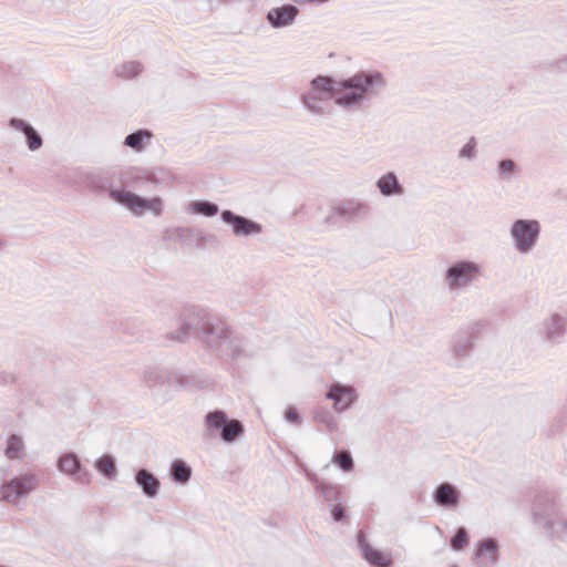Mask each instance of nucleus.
<instances>
[{
    "label": "nucleus",
    "mask_w": 567,
    "mask_h": 567,
    "mask_svg": "<svg viewBox=\"0 0 567 567\" xmlns=\"http://www.w3.org/2000/svg\"><path fill=\"white\" fill-rule=\"evenodd\" d=\"M434 501L437 505L444 507H455L458 504L456 489L449 483L440 484L434 492Z\"/></svg>",
    "instance_id": "6ab92c4d"
},
{
    "label": "nucleus",
    "mask_w": 567,
    "mask_h": 567,
    "mask_svg": "<svg viewBox=\"0 0 567 567\" xmlns=\"http://www.w3.org/2000/svg\"><path fill=\"white\" fill-rule=\"evenodd\" d=\"M476 140L471 137L468 142L461 148L458 156L462 158L472 159L476 155Z\"/></svg>",
    "instance_id": "f704fd0d"
},
{
    "label": "nucleus",
    "mask_w": 567,
    "mask_h": 567,
    "mask_svg": "<svg viewBox=\"0 0 567 567\" xmlns=\"http://www.w3.org/2000/svg\"><path fill=\"white\" fill-rule=\"evenodd\" d=\"M476 556L485 567H492L498 559V545L494 538H487L480 543Z\"/></svg>",
    "instance_id": "f3484780"
},
{
    "label": "nucleus",
    "mask_w": 567,
    "mask_h": 567,
    "mask_svg": "<svg viewBox=\"0 0 567 567\" xmlns=\"http://www.w3.org/2000/svg\"><path fill=\"white\" fill-rule=\"evenodd\" d=\"M326 396L333 401V408L339 413L348 410L357 399L355 390L352 386L340 383L332 384Z\"/></svg>",
    "instance_id": "9d476101"
},
{
    "label": "nucleus",
    "mask_w": 567,
    "mask_h": 567,
    "mask_svg": "<svg viewBox=\"0 0 567 567\" xmlns=\"http://www.w3.org/2000/svg\"><path fill=\"white\" fill-rule=\"evenodd\" d=\"M39 480L35 474L27 473L16 476L2 483L0 487V501L17 505L20 499L37 488Z\"/></svg>",
    "instance_id": "39448f33"
},
{
    "label": "nucleus",
    "mask_w": 567,
    "mask_h": 567,
    "mask_svg": "<svg viewBox=\"0 0 567 567\" xmlns=\"http://www.w3.org/2000/svg\"><path fill=\"white\" fill-rule=\"evenodd\" d=\"M473 342H474V340H472L471 337H468L466 334L461 336L455 340V342L453 344V348H452L453 352L456 355H465L472 349Z\"/></svg>",
    "instance_id": "2f4dec72"
},
{
    "label": "nucleus",
    "mask_w": 567,
    "mask_h": 567,
    "mask_svg": "<svg viewBox=\"0 0 567 567\" xmlns=\"http://www.w3.org/2000/svg\"><path fill=\"white\" fill-rule=\"evenodd\" d=\"M143 65L138 61L124 62L115 68V74L123 80H131L141 74Z\"/></svg>",
    "instance_id": "b1692460"
},
{
    "label": "nucleus",
    "mask_w": 567,
    "mask_h": 567,
    "mask_svg": "<svg viewBox=\"0 0 567 567\" xmlns=\"http://www.w3.org/2000/svg\"><path fill=\"white\" fill-rule=\"evenodd\" d=\"M286 420L289 421V422H292L295 424H299L300 423V416L298 415L296 409L293 408H289L287 411H286Z\"/></svg>",
    "instance_id": "ea45409f"
},
{
    "label": "nucleus",
    "mask_w": 567,
    "mask_h": 567,
    "mask_svg": "<svg viewBox=\"0 0 567 567\" xmlns=\"http://www.w3.org/2000/svg\"><path fill=\"white\" fill-rule=\"evenodd\" d=\"M188 212L202 214L206 217H213L218 213V206L207 200H195L192 202L188 207Z\"/></svg>",
    "instance_id": "a878e982"
},
{
    "label": "nucleus",
    "mask_w": 567,
    "mask_h": 567,
    "mask_svg": "<svg viewBox=\"0 0 567 567\" xmlns=\"http://www.w3.org/2000/svg\"><path fill=\"white\" fill-rule=\"evenodd\" d=\"M370 212L368 204L349 199L339 203L332 208V216L337 215L350 223H355L365 217Z\"/></svg>",
    "instance_id": "1a4fd4ad"
},
{
    "label": "nucleus",
    "mask_w": 567,
    "mask_h": 567,
    "mask_svg": "<svg viewBox=\"0 0 567 567\" xmlns=\"http://www.w3.org/2000/svg\"><path fill=\"white\" fill-rule=\"evenodd\" d=\"M358 546L362 553L363 558L373 567H390L392 559L389 555L374 549L365 540L363 532L358 534Z\"/></svg>",
    "instance_id": "9b49d317"
},
{
    "label": "nucleus",
    "mask_w": 567,
    "mask_h": 567,
    "mask_svg": "<svg viewBox=\"0 0 567 567\" xmlns=\"http://www.w3.org/2000/svg\"><path fill=\"white\" fill-rule=\"evenodd\" d=\"M547 528L557 536H563L567 533V520L548 522Z\"/></svg>",
    "instance_id": "e433bc0d"
},
{
    "label": "nucleus",
    "mask_w": 567,
    "mask_h": 567,
    "mask_svg": "<svg viewBox=\"0 0 567 567\" xmlns=\"http://www.w3.org/2000/svg\"><path fill=\"white\" fill-rule=\"evenodd\" d=\"M209 312L200 307H188L182 311L178 318L179 328L171 336L172 340L185 341L189 337H202L204 323L209 318Z\"/></svg>",
    "instance_id": "20e7f679"
},
{
    "label": "nucleus",
    "mask_w": 567,
    "mask_h": 567,
    "mask_svg": "<svg viewBox=\"0 0 567 567\" xmlns=\"http://www.w3.org/2000/svg\"><path fill=\"white\" fill-rule=\"evenodd\" d=\"M375 186L384 197L401 196L404 194V188L393 172H388L379 177Z\"/></svg>",
    "instance_id": "2eb2a0df"
},
{
    "label": "nucleus",
    "mask_w": 567,
    "mask_h": 567,
    "mask_svg": "<svg viewBox=\"0 0 567 567\" xmlns=\"http://www.w3.org/2000/svg\"><path fill=\"white\" fill-rule=\"evenodd\" d=\"M385 85V78L379 71H360L341 80L318 75L310 81L308 90L300 95V101L303 107L316 116L330 114V100L343 111H360L365 109L372 96Z\"/></svg>",
    "instance_id": "f257e3e1"
},
{
    "label": "nucleus",
    "mask_w": 567,
    "mask_h": 567,
    "mask_svg": "<svg viewBox=\"0 0 567 567\" xmlns=\"http://www.w3.org/2000/svg\"><path fill=\"white\" fill-rule=\"evenodd\" d=\"M244 432V426L238 420H227L223 432L220 433V437L225 442H233L236 437L241 435Z\"/></svg>",
    "instance_id": "bb28decb"
},
{
    "label": "nucleus",
    "mask_w": 567,
    "mask_h": 567,
    "mask_svg": "<svg viewBox=\"0 0 567 567\" xmlns=\"http://www.w3.org/2000/svg\"><path fill=\"white\" fill-rule=\"evenodd\" d=\"M331 514L336 522H340L346 517V511L341 505L331 506Z\"/></svg>",
    "instance_id": "58836bf2"
},
{
    "label": "nucleus",
    "mask_w": 567,
    "mask_h": 567,
    "mask_svg": "<svg viewBox=\"0 0 567 567\" xmlns=\"http://www.w3.org/2000/svg\"><path fill=\"white\" fill-rule=\"evenodd\" d=\"M187 233H188V229L184 228V227H177V228L169 230V234H172L174 236H178V237H182V236L186 235Z\"/></svg>",
    "instance_id": "37998d69"
},
{
    "label": "nucleus",
    "mask_w": 567,
    "mask_h": 567,
    "mask_svg": "<svg viewBox=\"0 0 567 567\" xmlns=\"http://www.w3.org/2000/svg\"><path fill=\"white\" fill-rule=\"evenodd\" d=\"M299 13V9L293 4H284L272 8L267 13V20L274 28H282L291 24Z\"/></svg>",
    "instance_id": "f8f14e48"
},
{
    "label": "nucleus",
    "mask_w": 567,
    "mask_h": 567,
    "mask_svg": "<svg viewBox=\"0 0 567 567\" xmlns=\"http://www.w3.org/2000/svg\"><path fill=\"white\" fill-rule=\"evenodd\" d=\"M171 474L176 482L184 484L189 481L192 470L185 462L174 461L171 466Z\"/></svg>",
    "instance_id": "c85d7f7f"
},
{
    "label": "nucleus",
    "mask_w": 567,
    "mask_h": 567,
    "mask_svg": "<svg viewBox=\"0 0 567 567\" xmlns=\"http://www.w3.org/2000/svg\"><path fill=\"white\" fill-rule=\"evenodd\" d=\"M467 543V533L465 528L461 527L457 529L455 535L451 538V546L454 550H460Z\"/></svg>",
    "instance_id": "72a5a7b5"
},
{
    "label": "nucleus",
    "mask_w": 567,
    "mask_h": 567,
    "mask_svg": "<svg viewBox=\"0 0 567 567\" xmlns=\"http://www.w3.org/2000/svg\"><path fill=\"white\" fill-rule=\"evenodd\" d=\"M207 319L200 339L221 357L235 358L239 355L243 350L241 341L234 331L221 319L212 313Z\"/></svg>",
    "instance_id": "f03ea898"
},
{
    "label": "nucleus",
    "mask_w": 567,
    "mask_h": 567,
    "mask_svg": "<svg viewBox=\"0 0 567 567\" xmlns=\"http://www.w3.org/2000/svg\"><path fill=\"white\" fill-rule=\"evenodd\" d=\"M0 567H11V566H8V565H1V564H0Z\"/></svg>",
    "instance_id": "a18cd8bd"
},
{
    "label": "nucleus",
    "mask_w": 567,
    "mask_h": 567,
    "mask_svg": "<svg viewBox=\"0 0 567 567\" xmlns=\"http://www.w3.org/2000/svg\"><path fill=\"white\" fill-rule=\"evenodd\" d=\"M480 272V267L473 261H460L446 270V280L451 289L465 288L472 284Z\"/></svg>",
    "instance_id": "423d86ee"
},
{
    "label": "nucleus",
    "mask_w": 567,
    "mask_h": 567,
    "mask_svg": "<svg viewBox=\"0 0 567 567\" xmlns=\"http://www.w3.org/2000/svg\"><path fill=\"white\" fill-rule=\"evenodd\" d=\"M509 235L516 251L529 254L538 241L540 224L536 219H517L512 224Z\"/></svg>",
    "instance_id": "7ed1b4c3"
},
{
    "label": "nucleus",
    "mask_w": 567,
    "mask_h": 567,
    "mask_svg": "<svg viewBox=\"0 0 567 567\" xmlns=\"http://www.w3.org/2000/svg\"><path fill=\"white\" fill-rule=\"evenodd\" d=\"M9 126L24 134L30 151H37L42 146V137L29 123L13 117L9 121Z\"/></svg>",
    "instance_id": "dca6fc26"
},
{
    "label": "nucleus",
    "mask_w": 567,
    "mask_h": 567,
    "mask_svg": "<svg viewBox=\"0 0 567 567\" xmlns=\"http://www.w3.org/2000/svg\"><path fill=\"white\" fill-rule=\"evenodd\" d=\"M110 196L117 203L130 208L136 216H142L146 210L145 198L134 193L112 189Z\"/></svg>",
    "instance_id": "ddd939ff"
},
{
    "label": "nucleus",
    "mask_w": 567,
    "mask_h": 567,
    "mask_svg": "<svg viewBox=\"0 0 567 567\" xmlns=\"http://www.w3.org/2000/svg\"><path fill=\"white\" fill-rule=\"evenodd\" d=\"M58 468L78 484L86 485L91 482V474L82 467L80 460L73 453L62 455L58 461Z\"/></svg>",
    "instance_id": "6e6552de"
},
{
    "label": "nucleus",
    "mask_w": 567,
    "mask_h": 567,
    "mask_svg": "<svg viewBox=\"0 0 567 567\" xmlns=\"http://www.w3.org/2000/svg\"><path fill=\"white\" fill-rule=\"evenodd\" d=\"M24 452V443L21 436L17 434H12L7 442V447L4 454L10 460H19L23 458Z\"/></svg>",
    "instance_id": "5701e85b"
},
{
    "label": "nucleus",
    "mask_w": 567,
    "mask_h": 567,
    "mask_svg": "<svg viewBox=\"0 0 567 567\" xmlns=\"http://www.w3.org/2000/svg\"><path fill=\"white\" fill-rule=\"evenodd\" d=\"M3 245V241L0 239V250L2 249Z\"/></svg>",
    "instance_id": "c03bdc74"
},
{
    "label": "nucleus",
    "mask_w": 567,
    "mask_h": 567,
    "mask_svg": "<svg viewBox=\"0 0 567 567\" xmlns=\"http://www.w3.org/2000/svg\"><path fill=\"white\" fill-rule=\"evenodd\" d=\"M556 68L559 71H567V54L556 61Z\"/></svg>",
    "instance_id": "a19ab883"
},
{
    "label": "nucleus",
    "mask_w": 567,
    "mask_h": 567,
    "mask_svg": "<svg viewBox=\"0 0 567 567\" xmlns=\"http://www.w3.org/2000/svg\"><path fill=\"white\" fill-rule=\"evenodd\" d=\"M516 164L512 159H503L498 164V174L502 179H511L514 176Z\"/></svg>",
    "instance_id": "473e14b6"
},
{
    "label": "nucleus",
    "mask_w": 567,
    "mask_h": 567,
    "mask_svg": "<svg viewBox=\"0 0 567 567\" xmlns=\"http://www.w3.org/2000/svg\"><path fill=\"white\" fill-rule=\"evenodd\" d=\"M152 133L150 131L140 130L128 134L124 140V144L135 151H142L144 148V142L150 141Z\"/></svg>",
    "instance_id": "393cba45"
},
{
    "label": "nucleus",
    "mask_w": 567,
    "mask_h": 567,
    "mask_svg": "<svg viewBox=\"0 0 567 567\" xmlns=\"http://www.w3.org/2000/svg\"><path fill=\"white\" fill-rule=\"evenodd\" d=\"M332 462L337 463L339 467L344 472H349L353 467L352 456L348 451L344 450L334 453Z\"/></svg>",
    "instance_id": "7c9ffc66"
},
{
    "label": "nucleus",
    "mask_w": 567,
    "mask_h": 567,
    "mask_svg": "<svg viewBox=\"0 0 567 567\" xmlns=\"http://www.w3.org/2000/svg\"><path fill=\"white\" fill-rule=\"evenodd\" d=\"M83 184L91 190L104 192L111 187L110 179L105 173L90 172L83 176Z\"/></svg>",
    "instance_id": "412c9836"
},
{
    "label": "nucleus",
    "mask_w": 567,
    "mask_h": 567,
    "mask_svg": "<svg viewBox=\"0 0 567 567\" xmlns=\"http://www.w3.org/2000/svg\"><path fill=\"white\" fill-rule=\"evenodd\" d=\"M228 417L221 410L209 412L205 416L206 434L209 439H215L223 432Z\"/></svg>",
    "instance_id": "aec40b11"
},
{
    "label": "nucleus",
    "mask_w": 567,
    "mask_h": 567,
    "mask_svg": "<svg viewBox=\"0 0 567 567\" xmlns=\"http://www.w3.org/2000/svg\"><path fill=\"white\" fill-rule=\"evenodd\" d=\"M223 223L231 227L235 237H250L260 235L264 230L261 224L254 221L245 216L237 215L231 210H223L220 214Z\"/></svg>",
    "instance_id": "0eeeda50"
},
{
    "label": "nucleus",
    "mask_w": 567,
    "mask_h": 567,
    "mask_svg": "<svg viewBox=\"0 0 567 567\" xmlns=\"http://www.w3.org/2000/svg\"><path fill=\"white\" fill-rule=\"evenodd\" d=\"M310 480L316 484V489L326 501L338 499L340 491L337 486L321 482L315 475L310 476Z\"/></svg>",
    "instance_id": "cd10ccee"
},
{
    "label": "nucleus",
    "mask_w": 567,
    "mask_h": 567,
    "mask_svg": "<svg viewBox=\"0 0 567 567\" xmlns=\"http://www.w3.org/2000/svg\"><path fill=\"white\" fill-rule=\"evenodd\" d=\"M145 206L146 210L152 212L155 216H159L163 212V200L159 197L145 198Z\"/></svg>",
    "instance_id": "c9c22d12"
},
{
    "label": "nucleus",
    "mask_w": 567,
    "mask_h": 567,
    "mask_svg": "<svg viewBox=\"0 0 567 567\" xmlns=\"http://www.w3.org/2000/svg\"><path fill=\"white\" fill-rule=\"evenodd\" d=\"M316 420L324 422L327 425H330L333 423L332 416L329 413H323L322 417L319 416V414L316 415Z\"/></svg>",
    "instance_id": "79ce46f5"
},
{
    "label": "nucleus",
    "mask_w": 567,
    "mask_h": 567,
    "mask_svg": "<svg viewBox=\"0 0 567 567\" xmlns=\"http://www.w3.org/2000/svg\"><path fill=\"white\" fill-rule=\"evenodd\" d=\"M135 482L142 488L146 497L154 498L157 495L161 483L147 470H138L135 475Z\"/></svg>",
    "instance_id": "a211bd4d"
},
{
    "label": "nucleus",
    "mask_w": 567,
    "mask_h": 567,
    "mask_svg": "<svg viewBox=\"0 0 567 567\" xmlns=\"http://www.w3.org/2000/svg\"><path fill=\"white\" fill-rule=\"evenodd\" d=\"M542 333L550 341H558L565 333V320L558 313L550 315L542 323Z\"/></svg>",
    "instance_id": "4468645a"
},
{
    "label": "nucleus",
    "mask_w": 567,
    "mask_h": 567,
    "mask_svg": "<svg viewBox=\"0 0 567 567\" xmlns=\"http://www.w3.org/2000/svg\"><path fill=\"white\" fill-rule=\"evenodd\" d=\"M168 378L169 373L165 369L157 365L145 368L143 373V380L150 388L164 384Z\"/></svg>",
    "instance_id": "4be33fe9"
},
{
    "label": "nucleus",
    "mask_w": 567,
    "mask_h": 567,
    "mask_svg": "<svg viewBox=\"0 0 567 567\" xmlns=\"http://www.w3.org/2000/svg\"><path fill=\"white\" fill-rule=\"evenodd\" d=\"M95 468L107 478L115 476V461L110 455H103L95 462Z\"/></svg>",
    "instance_id": "c756f323"
},
{
    "label": "nucleus",
    "mask_w": 567,
    "mask_h": 567,
    "mask_svg": "<svg viewBox=\"0 0 567 567\" xmlns=\"http://www.w3.org/2000/svg\"><path fill=\"white\" fill-rule=\"evenodd\" d=\"M486 329V323L482 321L474 322L466 333V336L471 337L472 340H475L484 330Z\"/></svg>",
    "instance_id": "4c0bfd02"
}]
</instances>
